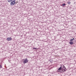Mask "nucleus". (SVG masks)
<instances>
[{
	"label": "nucleus",
	"instance_id": "obj_1",
	"mask_svg": "<svg viewBox=\"0 0 76 76\" xmlns=\"http://www.w3.org/2000/svg\"><path fill=\"white\" fill-rule=\"evenodd\" d=\"M66 71V68L64 66V65H62L61 66L58 70V72L61 73L62 72H64Z\"/></svg>",
	"mask_w": 76,
	"mask_h": 76
},
{
	"label": "nucleus",
	"instance_id": "obj_2",
	"mask_svg": "<svg viewBox=\"0 0 76 76\" xmlns=\"http://www.w3.org/2000/svg\"><path fill=\"white\" fill-rule=\"evenodd\" d=\"M16 0H14V1H11L10 3V5L11 6H13V5H14L15 4H17L18 3V1H16V2L15 1Z\"/></svg>",
	"mask_w": 76,
	"mask_h": 76
},
{
	"label": "nucleus",
	"instance_id": "obj_3",
	"mask_svg": "<svg viewBox=\"0 0 76 76\" xmlns=\"http://www.w3.org/2000/svg\"><path fill=\"white\" fill-rule=\"evenodd\" d=\"M28 62V59L26 58V59H25L23 61V63L24 64H25V63H27Z\"/></svg>",
	"mask_w": 76,
	"mask_h": 76
},
{
	"label": "nucleus",
	"instance_id": "obj_4",
	"mask_svg": "<svg viewBox=\"0 0 76 76\" xmlns=\"http://www.w3.org/2000/svg\"><path fill=\"white\" fill-rule=\"evenodd\" d=\"M12 39V38L10 37V38H7V41H11Z\"/></svg>",
	"mask_w": 76,
	"mask_h": 76
},
{
	"label": "nucleus",
	"instance_id": "obj_5",
	"mask_svg": "<svg viewBox=\"0 0 76 76\" xmlns=\"http://www.w3.org/2000/svg\"><path fill=\"white\" fill-rule=\"evenodd\" d=\"M69 44H70L71 45H72V44H73V42H72V41L70 42H69Z\"/></svg>",
	"mask_w": 76,
	"mask_h": 76
},
{
	"label": "nucleus",
	"instance_id": "obj_6",
	"mask_svg": "<svg viewBox=\"0 0 76 76\" xmlns=\"http://www.w3.org/2000/svg\"><path fill=\"white\" fill-rule=\"evenodd\" d=\"M66 4H62V6H66Z\"/></svg>",
	"mask_w": 76,
	"mask_h": 76
},
{
	"label": "nucleus",
	"instance_id": "obj_7",
	"mask_svg": "<svg viewBox=\"0 0 76 76\" xmlns=\"http://www.w3.org/2000/svg\"><path fill=\"white\" fill-rule=\"evenodd\" d=\"M67 3L68 4H70L71 3V2L69 1H68Z\"/></svg>",
	"mask_w": 76,
	"mask_h": 76
},
{
	"label": "nucleus",
	"instance_id": "obj_8",
	"mask_svg": "<svg viewBox=\"0 0 76 76\" xmlns=\"http://www.w3.org/2000/svg\"><path fill=\"white\" fill-rule=\"evenodd\" d=\"M73 38L72 39H71L70 40V41H73V40H74V38Z\"/></svg>",
	"mask_w": 76,
	"mask_h": 76
},
{
	"label": "nucleus",
	"instance_id": "obj_9",
	"mask_svg": "<svg viewBox=\"0 0 76 76\" xmlns=\"http://www.w3.org/2000/svg\"><path fill=\"white\" fill-rule=\"evenodd\" d=\"M2 67V66L1 65H0V68H1Z\"/></svg>",
	"mask_w": 76,
	"mask_h": 76
},
{
	"label": "nucleus",
	"instance_id": "obj_10",
	"mask_svg": "<svg viewBox=\"0 0 76 76\" xmlns=\"http://www.w3.org/2000/svg\"><path fill=\"white\" fill-rule=\"evenodd\" d=\"M34 49H35V50H36V49H37V48H33Z\"/></svg>",
	"mask_w": 76,
	"mask_h": 76
},
{
	"label": "nucleus",
	"instance_id": "obj_11",
	"mask_svg": "<svg viewBox=\"0 0 76 76\" xmlns=\"http://www.w3.org/2000/svg\"><path fill=\"white\" fill-rule=\"evenodd\" d=\"M25 60V59H23V60Z\"/></svg>",
	"mask_w": 76,
	"mask_h": 76
}]
</instances>
